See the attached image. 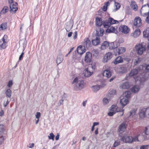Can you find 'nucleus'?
<instances>
[{"label": "nucleus", "mask_w": 149, "mask_h": 149, "mask_svg": "<svg viewBox=\"0 0 149 149\" xmlns=\"http://www.w3.org/2000/svg\"><path fill=\"white\" fill-rule=\"evenodd\" d=\"M99 52L97 51L96 50H93V55H97L98 54Z\"/></svg>", "instance_id": "63"}, {"label": "nucleus", "mask_w": 149, "mask_h": 149, "mask_svg": "<svg viewBox=\"0 0 149 149\" xmlns=\"http://www.w3.org/2000/svg\"><path fill=\"white\" fill-rule=\"evenodd\" d=\"M91 88L93 91L94 93L97 92L100 88V86L98 85L92 86Z\"/></svg>", "instance_id": "32"}, {"label": "nucleus", "mask_w": 149, "mask_h": 149, "mask_svg": "<svg viewBox=\"0 0 149 149\" xmlns=\"http://www.w3.org/2000/svg\"><path fill=\"white\" fill-rule=\"evenodd\" d=\"M90 68H86L84 70V74L86 77H90L93 74V72L90 70Z\"/></svg>", "instance_id": "15"}, {"label": "nucleus", "mask_w": 149, "mask_h": 149, "mask_svg": "<svg viewBox=\"0 0 149 149\" xmlns=\"http://www.w3.org/2000/svg\"><path fill=\"white\" fill-rule=\"evenodd\" d=\"M140 34V31L139 29H136L134 33L131 34V36L134 38H136L139 36Z\"/></svg>", "instance_id": "22"}, {"label": "nucleus", "mask_w": 149, "mask_h": 149, "mask_svg": "<svg viewBox=\"0 0 149 149\" xmlns=\"http://www.w3.org/2000/svg\"><path fill=\"white\" fill-rule=\"evenodd\" d=\"M120 141L119 140H117L113 144V146L116 147L120 144Z\"/></svg>", "instance_id": "48"}, {"label": "nucleus", "mask_w": 149, "mask_h": 149, "mask_svg": "<svg viewBox=\"0 0 149 149\" xmlns=\"http://www.w3.org/2000/svg\"><path fill=\"white\" fill-rule=\"evenodd\" d=\"M146 108H141L139 109V114L140 118H141L146 116Z\"/></svg>", "instance_id": "16"}, {"label": "nucleus", "mask_w": 149, "mask_h": 149, "mask_svg": "<svg viewBox=\"0 0 149 149\" xmlns=\"http://www.w3.org/2000/svg\"><path fill=\"white\" fill-rule=\"evenodd\" d=\"M149 13V3L144 5L141 8L140 10V14L141 16H146Z\"/></svg>", "instance_id": "4"}, {"label": "nucleus", "mask_w": 149, "mask_h": 149, "mask_svg": "<svg viewBox=\"0 0 149 149\" xmlns=\"http://www.w3.org/2000/svg\"><path fill=\"white\" fill-rule=\"evenodd\" d=\"M13 85V82L12 81L10 80L8 82V83L7 86L8 87H11Z\"/></svg>", "instance_id": "57"}, {"label": "nucleus", "mask_w": 149, "mask_h": 149, "mask_svg": "<svg viewBox=\"0 0 149 149\" xmlns=\"http://www.w3.org/2000/svg\"><path fill=\"white\" fill-rule=\"evenodd\" d=\"M103 103L104 105L107 104L109 103V101L106 98H104L103 99Z\"/></svg>", "instance_id": "50"}, {"label": "nucleus", "mask_w": 149, "mask_h": 149, "mask_svg": "<svg viewBox=\"0 0 149 149\" xmlns=\"http://www.w3.org/2000/svg\"><path fill=\"white\" fill-rule=\"evenodd\" d=\"M131 94V92L130 91H127L125 92L124 95V97H125L128 99L130 98V95Z\"/></svg>", "instance_id": "40"}, {"label": "nucleus", "mask_w": 149, "mask_h": 149, "mask_svg": "<svg viewBox=\"0 0 149 149\" xmlns=\"http://www.w3.org/2000/svg\"><path fill=\"white\" fill-rule=\"evenodd\" d=\"M116 113V112L110 111L108 113V115L109 116H112Z\"/></svg>", "instance_id": "55"}, {"label": "nucleus", "mask_w": 149, "mask_h": 149, "mask_svg": "<svg viewBox=\"0 0 149 149\" xmlns=\"http://www.w3.org/2000/svg\"><path fill=\"white\" fill-rule=\"evenodd\" d=\"M120 87L123 89H128L130 88L129 84L127 81H124L120 84Z\"/></svg>", "instance_id": "14"}, {"label": "nucleus", "mask_w": 149, "mask_h": 149, "mask_svg": "<svg viewBox=\"0 0 149 149\" xmlns=\"http://www.w3.org/2000/svg\"><path fill=\"white\" fill-rule=\"evenodd\" d=\"M111 24L109 21H106L104 22L103 23V26L104 27L106 28H108L111 25Z\"/></svg>", "instance_id": "41"}, {"label": "nucleus", "mask_w": 149, "mask_h": 149, "mask_svg": "<svg viewBox=\"0 0 149 149\" xmlns=\"http://www.w3.org/2000/svg\"><path fill=\"white\" fill-rule=\"evenodd\" d=\"M104 32V30L101 29H100L99 32L98 33H96V36H102Z\"/></svg>", "instance_id": "46"}, {"label": "nucleus", "mask_w": 149, "mask_h": 149, "mask_svg": "<svg viewBox=\"0 0 149 149\" xmlns=\"http://www.w3.org/2000/svg\"><path fill=\"white\" fill-rule=\"evenodd\" d=\"M4 114V113L3 112V110L1 109L0 111V116H3Z\"/></svg>", "instance_id": "61"}, {"label": "nucleus", "mask_w": 149, "mask_h": 149, "mask_svg": "<svg viewBox=\"0 0 149 149\" xmlns=\"http://www.w3.org/2000/svg\"><path fill=\"white\" fill-rule=\"evenodd\" d=\"M4 126L3 125H0V136L2 135L3 132Z\"/></svg>", "instance_id": "47"}, {"label": "nucleus", "mask_w": 149, "mask_h": 149, "mask_svg": "<svg viewBox=\"0 0 149 149\" xmlns=\"http://www.w3.org/2000/svg\"><path fill=\"white\" fill-rule=\"evenodd\" d=\"M72 84L74 89L75 91H79L82 89L84 86V83L83 80L80 78L76 77L73 80Z\"/></svg>", "instance_id": "1"}, {"label": "nucleus", "mask_w": 149, "mask_h": 149, "mask_svg": "<svg viewBox=\"0 0 149 149\" xmlns=\"http://www.w3.org/2000/svg\"><path fill=\"white\" fill-rule=\"evenodd\" d=\"M130 6L131 8L134 11H136L137 10V6L135 2L132 0L131 1Z\"/></svg>", "instance_id": "24"}, {"label": "nucleus", "mask_w": 149, "mask_h": 149, "mask_svg": "<svg viewBox=\"0 0 149 149\" xmlns=\"http://www.w3.org/2000/svg\"><path fill=\"white\" fill-rule=\"evenodd\" d=\"M19 45H22L23 47V51H24L25 48L26 47V42L25 39H22L19 41Z\"/></svg>", "instance_id": "25"}, {"label": "nucleus", "mask_w": 149, "mask_h": 149, "mask_svg": "<svg viewBox=\"0 0 149 149\" xmlns=\"http://www.w3.org/2000/svg\"><path fill=\"white\" fill-rule=\"evenodd\" d=\"M54 135L52 133H51L49 134V135L48 136V138L49 139H52L53 141H54Z\"/></svg>", "instance_id": "49"}, {"label": "nucleus", "mask_w": 149, "mask_h": 149, "mask_svg": "<svg viewBox=\"0 0 149 149\" xmlns=\"http://www.w3.org/2000/svg\"><path fill=\"white\" fill-rule=\"evenodd\" d=\"M146 117L149 118V107L146 109Z\"/></svg>", "instance_id": "53"}, {"label": "nucleus", "mask_w": 149, "mask_h": 149, "mask_svg": "<svg viewBox=\"0 0 149 149\" xmlns=\"http://www.w3.org/2000/svg\"><path fill=\"white\" fill-rule=\"evenodd\" d=\"M146 17V21L148 23H149V13Z\"/></svg>", "instance_id": "60"}, {"label": "nucleus", "mask_w": 149, "mask_h": 149, "mask_svg": "<svg viewBox=\"0 0 149 149\" xmlns=\"http://www.w3.org/2000/svg\"><path fill=\"white\" fill-rule=\"evenodd\" d=\"M132 91L133 93H136L139 90V87L137 86H135L131 88Z\"/></svg>", "instance_id": "35"}, {"label": "nucleus", "mask_w": 149, "mask_h": 149, "mask_svg": "<svg viewBox=\"0 0 149 149\" xmlns=\"http://www.w3.org/2000/svg\"><path fill=\"white\" fill-rule=\"evenodd\" d=\"M110 111H113L116 113V112H118V111L122 113V114H121V116H122L123 114V112L124 111V109H122L120 111L118 110L117 109V107H116V105H112L111 107Z\"/></svg>", "instance_id": "13"}, {"label": "nucleus", "mask_w": 149, "mask_h": 149, "mask_svg": "<svg viewBox=\"0 0 149 149\" xmlns=\"http://www.w3.org/2000/svg\"><path fill=\"white\" fill-rule=\"evenodd\" d=\"M77 31H75L74 32V35L73 36V38L74 39H75L77 38Z\"/></svg>", "instance_id": "59"}, {"label": "nucleus", "mask_w": 149, "mask_h": 149, "mask_svg": "<svg viewBox=\"0 0 149 149\" xmlns=\"http://www.w3.org/2000/svg\"><path fill=\"white\" fill-rule=\"evenodd\" d=\"M110 3L109 2H107L105 3L104 6H103L102 8V10L104 11H105L107 10V6L109 5Z\"/></svg>", "instance_id": "45"}, {"label": "nucleus", "mask_w": 149, "mask_h": 149, "mask_svg": "<svg viewBox=\"0 0 149 149\" xmlns=\"http://www.w3.org/2000/svg\"><path fill=\"white\" fill-rule=\"evenodd\" d=\"M148 145H144L140 147V149H148Z\"/></svg>", "instance_id": "51"}, {"label": "nucleus", "mask_w": 149, "mask_h": 149, "mask_svg": "<svg viewBox=\"0 0 149 149\" xmlns=\"http://www.w3.org/2000/svg\"><path fill=\"white\" fill-rule=\"evenodd\" d=\"M146 70L147 72H149V64L146 65Z\"/></svg>", "instance_id": "64"}, {"label": "nucleus", "mask_w": 149, "mask_h": 149, "mask_svg": "<svg viewBox=\"0 0 149 149\" xmlns=\"http://www.w3.org/2000/svg\"><path fill=\"white\" fill-rule=\"evenodd\" d=\"M7 27V25L6 23H3L0 25V30H3L6 29Z\"/></svg>", "instance_id": "39"}, {"label": "nucleus", "mask_w": 149, "mask_h": 149, "mask_svg": "<svg viewBox=\"0 0 149 149\" xmlns=\"http://www.w3.org/2000/svg\"><path fill=\"white\" fill-rule=\"evenodd\" d=\"M6 96L9 98H10L11 96V91L10 89H8L7 90L6 92Z\"/></svg>", "instance_id": "43"}, {"label": "nucleus", "mask_w": 149, "mask_h": 149, "mask_svg": "<svg viewBox=\"0 0 149 149\" xmlns=\"http://www.w3.org/2000/svg\"><path fill=\"white\" fill-rule=\"evenodd\" d=\"M108 20L111 24H117L118 23V21L114 20L113 18L111 17H109L108 19Z\"/></svg>", "instance_id": "38"}, {"label": "nucleus", "mask_w": 149, "mask_h": 149, "mask_svg": "<svg viewBox=\"0 0 149 149\" xmlns=\"http://www.w3.org/2000/svg\"><path fill=\"white\" fill-rule=\"evenodd\" d=\"M8 7L7 6H5L2 9L1 11V14H4L6 13L8 10Z\"/></svg>", "instance_id": "44"}, {"label": "nucleus", "mask_w": 149, "mask_h": 149, "mask_svg": "<svg viewBox=\"0 0 149 149\" xmlns=\"http://www.w3.org/2000/svg\"><path fill=\"white\" fill-rule=\"evenodd\" d=\"M66 24V26L65 27V29L67 31H69L72 29L73 24L71 21H69L67 22Z\"/></svg>", "instance_id": "19"}, {"label": "nucleus", "mask_w": 149, "mask_h": 149, "mask_svg": "<svg viewBox=\"0 0 149 149\" xmlns=\"http://www.w3.org/2000/svg\"><path fill=\"white\" fill-rule=\"evenodd\" d=\"M134 26L136 27H139L142 25V20L139 17H136L134 19Z\"/></svg>", "instance_id": "6"}, {"label": "nucleus", "mask_w": 149, "mask_h": 149, "mask_svg": "<svg viewBox=\"0 0 149 149\" xmlns=\"http://www.w3.org/2000/svg\"><path fill=\"white\" fill-rule=\"evenodd\" d=\"M112 57V53L110 52H108L105 54L102 60V62L104 63H107L111 58Z\"/></svg>", "instance_id": "5"}, {"label": "nucleus", "mask_w": 149, "mask_h": 149, "mask_svg": "<svg viewBox=\"0 0 149 149\" xmlns=\"http://www.w3.org/2000/svg\"><path fill=\"white\" fill-rule=\"evenodd\" d=\"M10 11L16 12L18 9L17 3L16 2H14L10 4Z\"/></svg>", "instance_id": "12"}, {"label": "nucleus", "mask_w": 149, "mask_h": 149, "mask_svg": "<svg viewBox=\"0 0 149 149\" xmlns=\"http://www.w3.org/2000/svg\"><path fill=\"white\" fill-rule=\"evenodd\" d=\"M63 58L61 55H58L57 58L56 63H57V65L63 61Z\"/></svg>", "instance_id": "31"}, {"label": "nucleus", "mask_w": 149, "mask_h": 149, "mask_svg": "<svg viewBox=\"0 0 149 149\" xmlns=\"http://www.w3.org/2000/svg\"><path fill=\"white\" fill-rule=\"evenodd\" d=\"M63 101H64V100L63 99H61V100H60L59 101V102L58 103V106H60L62 104H63Z\"/></svg>", "instance_id": "58"}, {"label": "nucleus", "mask_w": 149, "mask_h": 149, "mask_svg": "<svg viewBox=\"0 0 149 149\" xmlns=\"http://www.w3.org/2000/svg\"><path fill=\"white\" fill-rule=\"evenodd\" d=\"M24 54V53L23 52H22L19 57V60H20L22 59V58H23V56Z\"/></svg>", "instance_id": "62"}, {"label": "nucleus", "mask_w": 149, "mask_h": 149, "mask_svg": "<svg viewBox=\"0 0 149 149\" xmlns=\"http://www.w3.org/2000/svg\"><path fill=\"white\" fill-rule=\"evenodd\" d=\"M4 138L2 135L0 136V145H1L4 142Z\"/></svg>", "instance_id": "52"}, {"label": "nucleus", "mask_w": 149, "mask_h": 149, "mask_svg": "<svg viewBox=\"0 0 149 149\" xmlns=\"http://www.w3.org/2000/svg\"><path fill=\"white\" fill-rule=\"evenodd\" d=\"M136 111V109H132L130 112V117L132 118V119H134V118L135 117V113Z\"/></svg>", "instance_id": "34"}, {"label": "nucleus", "mask_w": 149, "mask_h": 149, "mask_svg": "<svg viewBox=\"0 0 149 149\" xmlns=\"http://www.w3.org/2000/svg\"><path fill=\"white\" fill-rule=\"evenodd\" d=\"M128 102V99L124 97L121 99L120 100V103L123 107L126 105Z\"/></svg>", "instance_id": "18"}, {"label": "nucleus", "mask_w": 149, "mask_h": 149, "mask_svg": "<svg viewBox=\"0 0 149 149\" xmlns=\"http://www.w3.org/2000/svg\"><path fill=\"white\" fill-rule=\"evenodd\" d=\"M115 42H112L110 44L109 46L110 49H113L117 47L116 45H115Z\"/></svg>", "instance_id": "42"}, {"label": "nucleus", "mask_w": 149, "mask_h": 149, "mask_svg": "<svg viewBox=\"0 0 149 149\" xmlns=\"http://www.w3.org/2000/svg\"><path fill=\"white\" fill-rule=\"evenodd\" d=\"M127 68L125 66H122L119 68L117 70V71L120 74H123L126 73L127 71Z\"/></svg>", "instance_id": "11"}, {"label": "nucleus", "mask_w": 149, "mask_h": 149, "mask_svg": "<svg viewBox=\"0 0 149 149\" xmlns=\"http://www.w3.org/2000/svg\"><path fill=\"white\" fill-rule=\"evenodd\" d=\"M92 43L93 45H97L100 43V38L98 36H97L92 40Z\"/></svg>", "instance_id": "21"}, {"label": "nucleus", "mask_w": 149, "mask_h": 149, "mask_svg": "<svg viewBox=\"0 0 149 149\" xmlns=\"http://www.w3.org/2000/svg\"><path fill=\"white\" fill-rule=\"evenodd\" d=\"M137 54L139 55H142L146 50V46L143 42L137 44L134 47Z\"/></svg>", "instance_id": "2"}, {"label": "nucleus", "mask_w": 149, "mask_h": 149, "mask_svg": "<svg viewBox=\"0 0 149 149\" xmlns=\"http://www.w3.org/2000/svg\"><path fill=\"white\" fill-rule=\"evenodd\" d=\"M119 30L124 33L127 34L129 31V29L127 26L122 25L119 27Z\"/></svg>", "instance_id": "10"}, {"label": "nucleus", "mask_w": 149, "mask_h": 149, "mask_svg": "<svg viewBox=\"0 0 149 149\" xmlns=\"http://www.w3.org/2000/svg\"><path fill=\"white\" fill-rule=\"evenodd\" d=\"M138 72H139L137 69H133L131 70L129 74V76L130 77H133L135 79L136 81L138 80L139 79H135L134 77L138 74Z\"/></svg>", "instance_id": "9"}, {"label": "nucleus", "mask_w": 149, "mask_h": 149, "mask_svg": "<svg viewBox=\"0 0 149 149\" xmlns=\"http://www.w3.org/2000/svg\"><path fill=\"white\" fill-rule=\"evenodd\" d=\"M126 127V125L124 123H122L120 125L119 127V132L120 133H122L124 132L125 130Z\"/></svg>", "instance_id": "28"}, {"label": "nucleus", "mask_w": 149, "mask_h": 149, "mask_svg": "<svg viewBox=\"0 0 149 149\" xmlns=\"http://www.w3.org/2000/svg\"><path fill=\"white\" fill-rule=\"evenodd\" d=\"M86 52L85 47L81 46H79L77 48V53L81 55Z\"/></svg>", "instance_id": "17"}, {"label": "nucleus", "mask_w": 149, "mask_h": 149, "mask_svg": "<svg viewBox=\"0 0 149 149\" xmlns=\"http://www.w3.org/2000/svg\"><path fill=\"white\" fill-rule=\"evenodd\" d=\"M92 55L89 52H87L86 54V56L85 57L84 60L87 63H90L92 61Z\"/></svg>", "instance_id": "7"}, {"label": "nucleus", "mask_w": 149, "mask_h": 149, "mask_svg": "<svg viewBox=\"0 0 149 149\" xmlns=\"http://www.w3.org/2000/svg\"><path fill=\"white\" fill-rule=\"evenodd\" d=\"M109 46V42L107 41H105L102 44L101 48L102 49H104L107 48Z\"/></svg>", "instance_id": "29"}, {"label": "nucleus", "mask_w": 149, "mask_h": 149, "mask_svg": "<svg viewBox=\"0 0 149 149\" xmlns=\"http://www.w3.org/2000/svg\"><path fill=\"white\" fill-rule=\"evenodd\" d=\"M143 36L146 38H147L149 36V27L147 28L143 32Z\"/></svg>", "instance_id": "36"}, {"label": "nucleus", "mask_w": 149, "mask_h": 149, "mask_svg": "<svg viewBox=\"0 0 149 149\" xmlns=\"http://www.w3.org/2000/svg\"><path fill=\"white\" fill-rule=\"evenodd\" d=\"M2 41L3 42V43L1 45H0V50H1L2 49H4L6 47V43L5 39H4V37L3 38L2 40H0V42Z\"/></svg>", "instance_id": "27"}, {"label": "nucleus", "mask_w": 149, "mask_h": 149, "mask_svg": "<svg viewBox=\"0 0 149 149\" xmlns=\"http://www.w3.org/2000/svg\"><path fill=\"white\" fill-rule=\"evenodd\" d=\"M123 58L121 56H119L116 58L113 61V63L115 65H116L118 63L123 62Z\"/></svg>", "instance_id": "20"}, {"label": "nucleus", "mask_w": 149, "mask_h": 149, "mask_svg": "<svg viewBox=\"0 0 149 149\" xmlns=\"http://www.w3.org/2000/svg\"><path fill=\"white\" fill-rule=\"evenodd\" d=\"M107 32L109 33H115L117 32L115 27L113 26L109 27L106 30Z\"/></svg>", "instance_id": "23"}, {"label": "nucleus", "mask_w": 149, "mask_h": 149, "mask_svg": "<svg viewBox=\"0 0 149 149\" xmlns=\"http://www.w3.org/2000/svg\"><path fill=\"white\" fill-rule=\"evenodd\" d=\"M41 116L40 113L39 112H37L36 113V118L37 119H39Z\"/></svg>", "instance_id": "56"}, {"label": "nucleus", "mask_w": 149, "mask_h": 149, "mask_svg": "<svg viewBox=\"0 0 149 149\" xmlns=\"http://www.w3.org/2000/svg\"><path fill=\"white\" fill-rule=\"evenodd\" d=\"M91 44V41L88 38H86L84 39V45L86 46L87 48L89 47H90Z\"/></svg>", "instance_id": "26"}, {"label": "nucleus", "mask_w": 149, "mask_h": 149, "mask_svg": "<svg viewBox=\"0 0 149 149\" xmlns=\"http://www.w3.org/2000/svg\"><path fill=\"white\" fill-rule=\"evenodd\" d=\"M120 7V3L118 2H115L114 5V7L115 8V9H114L113 11L115 12L117 10L119 9Z\"/></svg>", "instance_id": "37"}, {"label": "nucleus", "mask_w": 149, "mask_h": 149, "mask_svg": "<svg viewBox=\"0 0 149 149\" xmlns=\"http://www.w3.org/2000/svg\"><path fill=\"white\" fill-rule=\"evenodd\" d=\"M139 135H137L134 138L131 136L125 135L121 138V140L125 143H131L134 142L139 141L138 137Z\"/></svg>", "instance_id": "3"}, {"label": "nucleus", "mask_w": 149, "mask_h": 149, "mask_svg": "<svg viewBox=\"0 0 149 149\" xmlns=\"http://www.w3.org/2000/svg\"><path fill=\"white\" fill-rule=\"evenodd\" d=\"M109 93L111 95H113L116 94V91L115 90H113L109 92Z\"/></svg>", "instance_id": "54"}, {"label": "nucleus", "mask_w": 149, "mask_h": 149, "mask_svg": "<svg viewBox=\"0 0 149 149\" xmlns=\"http://www.w3.org/2000/svg\"><path fill=\"white\" fill-rule=\"evenodd\" d=\"M111 73L110 68H109L104 70L102 73V74L103 76L107 78H109L111 76Z\"/></svg>", "instance_id": "8"}, {"label": "nucleus", "mask_w": 149, "mask_h": 149, "mask_svg": "<svg viewBox=\"0 0 149 149\" xmlns=\"http://www.w3.org/2000/svg\"><path fill=\"white\" fill-rule=\"evenodd\" d=\"M117 52L118 55L123 54L125 51V49L124 47H120L118 49Z\"/></svg>", "instance_id": "33"}, {"label": "nucleus", "mask_w": 149, "mask_h": 149, "mask_svg": "<svg viewBox=\"0 0 149 149\" xmlns=\"http://www.w3.org/2000/svg\"><path fill=\"white\" fill-rule=\"evenodd\" d=\"M95 22L96 25L98 26H100L102 25L103 23L101 18L99 17L96 18Z\"/></svg>", "instance_id": "30"}]
</instances>
